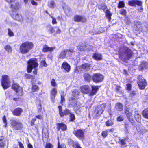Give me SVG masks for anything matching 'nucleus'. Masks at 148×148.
I'll use <instances>...</instances> for the list:
<instances>
[{"mask_svg": "<svg viewBox=\"0 0 148 148\" xmlns=\"http://www.w3.org/2000/svg\"><path fill=\"white\" fill-rule=\"evenodd\" d=\"M74 20L76 22H85L86 19L84 16H82L80 15H76L74 17Z\"/></svg>", "mask_w": 148, "mask_h": 148, "instance_id": "14", "label": "nucleus"}, {"mask_svg": "<svg viewBox=\"0 0 148 148\" xmlns=\"http://www.w3.org/2000/svg\"><path fill=\"white\" fill-rule=\"evenodd\" d=\"M31 3L33 5H37V3L34 0H32L31 1Z\"/></svg>", "mask_w": 148, "mask_h": 148, "instance_id": "61", "label": "nucleus"}, {"mask_svg": "<svg viewBox=\"0 0 148 148\" xmlns=\"http://www.w3.org/2000/svg\"><path fill=\"white\" fill-rule=\"evenodd\" d=\"M108 133V131H104L102 132L101 134L103 137H106L107 136Z\"/></svg>", "mask_w": 148, "mask_h": 148, "instance_id": "47", "label": "nucleus"}, {"mask_svg": "<svg viewBox=\"0 0 148 148\" xmlns=\"http://www.w3.org/2000/svg\"><path fill=\"white\" fill-rule=\"evenodd\" d=\"M93 58L96 60H102V55L101 54L95 53H94L93 55Z\"/></svg>", "mask_w": 148, "mask_h": 148, "instance_id": "23", "label": "nucleus"}, {"mask_svg": "<svg viewBox=\"0 0 148 148\" xmlns=\"http://www.w3.org/2000/svg\"><path fill=\"white\" fill-rule=\"evenodd\" d=\"M119 57L123 61L129 60L132 56L133 53L129 49L125 47L123 52H120Z\"/></svg>", "mask_w": 148, "mask_h": 148, "instance_id": "2", "label": "nucleus"}, {"mask_svg": "<svg viewBox=\"0 0 148 148\" xmlns=\"http://www.w3.org/2000/svg\"><path fill=\"white\" fill-rule=\"evenodd\" d=\"M85 49V46H80L79 47V48H78V49L81 51H83Z\"/></svg>", "mask_w": 148, "mask_h": 148, "instance_id": "60", "label": "nucleus"}, {"mask_svg": "<svg viewBox=\"0 0 148 148\" xmlns=\"http://www.w3.org/2000/svg\"><path fill=\"white\" fill-rule=\"evenodd\" d=\"M28 65L27 71L28 73H30L33 68H36L38 66L37 60L36 59H31L28 62Z\"/></svg>", "mask_w": 148, "mask_h": 148, "instance_id": "3", "label": "nucleus"}, {"mask_svg": "<svg viewBox=\"0 0 148 148\" xmlns=\"http://www.w3.org/2000/svg\"><path fill=\"white\" fill-rule=\"evenodd\" d=\"M142 115L144 117L148 119V108L145 109L143 111Z\"/></svg>", "mask_w": 148, "mask_h": 148, "instance_id": "26", "label": "nucleus"}, {"mask_svg": "<svg viewBox=\"0 0 148 148\" xmlns=\"http://www.w3.org/2000/svg\"><path fill=\"white\" fill-rule=\"evenodd\" d=\"M1 84L4 89L7 88L10 86V81L8 76L4 75L2 76V80L1 82Z\"/></svg>", "mask_w": 148, "mask_h": 148, "instance_id": "5", "label": "nucleus"}, {"mask_svg": "<svg viewBox=\"0 0 148 148\" xmlns=\"http://www.w3.org/2000/svg\"><path fill=\"white\" fill-rule=\"evenodd\" d=\"M34 71L33 73L34 74L36 75L37 73V69H36V68H34Z\"/></svg>", "mask_w": 148, "mask_h": 148, "instance_id": "64", "label": "nucleus"}, {"mask_svg": "<svg viewBox=\"0 0 148 148\" xmlns=\"http://www.w3.org/2000/svg\"><path fill=\"white\" fill-rule=\"evenodd\" d=\"M51 85L54 87L56 86H57L55 80L54 79H52L51 81Z\"/></svg>", "mask_w": 148, "mask_h": 148, "instance_id": "45", "label": "nucleus"}, {"mask_svg": "<svg viewBox=\"0 0 148 148\" xmlns=\"http://www.w3.org/2000/svg\"><path fill=\"white\" fill-rule=\"evenodd\" d=\"M5 49L8 52H11L12 51L11 47L8 45H6L5 47Z\"/></svg>", "mask_w": 148, "mask_h": 148, "instance_id": "38", "label": "nucleus"}, {"mask_svg": "<svg viewBox=\"0 0 148 148\" xmlns=\"http://www.w3.org/2000/svg\"><path fill=\"white\" fill-rule=\"evenodd\" d=\"M11 16L12 18L14 19L20 21H23V18L21 15L19 14L18 13L15 12L13 11V13Z\"/></svg>", "mask_w": 148, "mask_h": 148, "instance_id": "13", "label": "nucleus"}, {"mask_svg": "<svg viewBox=\"0 0 148 148\" xmlns=\"http://www.w3.org/2000/svg\"><path fill=\"white\" fill-rule=\"evenodd\" d=\"M134 116L136 121L140 123L141 122V117L139 113H136Z\"/></svg>", "mask_w": 148, "mask_h": 148, "instance_id": "30", "label": "nucleus"}, {"mask_svg": "<svg viewBox=\"0 0 148 148\" xmlns=\"http://www.w3.org/2000/svg\"><path fill=\"white\" fill-rule=\"evenodd\" d=\"M19 148H24L23 144L21 142H18Z\"/></svg>", "mask_w": 148, "mask_h": 148, "instance_id": "62", "label": "nucleus"}, {"mask_svg": "<svg viewBox=\"0 0 148 148\" xmlns=\"http://www.w3.org/2000/svg\"><path fill=\"white\" fill-rule=\"evenodd\" d=\"M139 81L138 82V84L140 89H144L145 86L147 85V83L146 80L141 77H138Z\"/></svg>", "mask_w": 148, "mask_h": 148, "instance_id": "11", "label": "nucleus"}, {"mask_svg": "<svg viewBox=\"0 0 148 148\" xmlns=\"http://www.w3.org/2000/svg\"><path fill=\"white\" fill-rule=\"evenodd\" d=\"M12 88L15 91L17 95L21 96L23 95L21 88L18 85L14 84L12 86Z\"/></svg>", "mask_w": 148, "mask_h": 148, "instance_id": "10", "label": "nucleus"}, {"mask_svg": "<svg viewBox=\"0 0 148 148\" xmlns=\"http://www.w3.org/2000/svg\"><path fill=\"white\" fill-rule=\"evenodd\" d=\"M105 108V104H102L98 106L96 108L94 112V114L95 116L97 117L100 115L104 110Z\"/></svg>", "mask_w": 148, "mask_h": 148, "instance_id": "4", "label": "nucleus"}, {"mask_svg": "<svg viewBox=\"0 0 148 148\" xmlns=\"http://www.w3.org/2000/svg\"><path fill=\"white\" fill-rule=\"evenodd\" d=\"M127 89L128 90H130L131 88V85L130 84H126Z\"/></svg>", "mask_w": 148, "mask_h": 148, "instance_id": "55", "label": "nucleus"}, {"mask_svg": "<svg viewBox=\"0 0 148 148\" xmlns=\"http://www.w3.org/2000/svg\"><path fill=\"white\" fill-rule=\"evenodd\" d=\"M23 111L20 108H17L15 109L14 111L13 114L15 116H19L20 115Z\"/></svg>", "mask_w": 148, "mask_h": 148, "instance_id": "20", "label": "nucleus"}, {"mask_svg": "<svg viewBox=\"0 0 148 148\" xmlns=\"http://www.w3.org/2000/svg\"><path fill=\"white\" fill-rule=\"evenodd\" d=\"M70 114V117L71 120L73 121L75 119V115L73 114H72L71 113Z\"/></svg>", "mask_w": 148, "mask_h": 148, "instance_id": "53", "label": "nucleus"}, {"mask_svg": "<svg viewBox=\"0 0 148 148\" xmlns=\"http://www.w3.org/2000/svg\"><path fill=\"white\" fill-rule=\"evenodd\" d=\"M124 6L125 4L123 1H121L119 2L118 5V8H119L124 7Z\"/></svg>", "mask_w": 148, "mask_h": 148, "instance_id": "39", "label": "nucleus"}, {"mask_svg": "<svg viewBox=\"0 0 148 148\" xmlns=\"http://www.w3.org/2000/svg\"><path fill=\"white\" fill-rule=\"evenodd\" d=\"M57 91L56 88H54L52 89L51 91V99L53 101L55 99L57 93Z\"/></svg>", "mask_w": 148, "mask_h": 148, "instance_id": "21", "label": "nucleus"}, {"mask_svg": "<svg viewBox=\"0 0 148 148\" xmlns=\"http://www.w3.org/2000/svg\"><path fill=\"white\" fill-rule=\"evenodd\" d=\"M92 78L94 82L96 83H99L103 80V77L101 74L95 73L93 74Z\"/></svg>", "mask_w": 148, "mask_h": 148, "instance_id": "9", "label": "nucleus"}, {"mask_svg": "<svg viewBox=\"0 0 148 148\" xmlns=\"http://www.w3.org/2000/svg\"><path fill=\"white\" fill-rule=\"evenodd\" d=\"M106 17L108 18L109 21H110L111 19V17L112 14L110 13L109 10H107L106 12Z\"/></svg>", "mask_w": 148, "mask_h": 148, "instance_id": "29", "label": "nucleus"}, {"mask_svg": "<svg viewBox=\"0 0 148 148\" xmlns=\"http://www.w3.org/2000/svg\"><path fill=\"white\" fill-rule=\"evenodd\" d=\"M37 108L38 110V112H40L42 109V107L40 104H39L38 105Z\"/></svg>", "mask_w": 148, "mask_h": 148, "instance_id": "57", "label": "nucleus"}, {"mask_svg": "<svg viewBox=\"0 0 148 148\" xmlns=\"http://www.w3.org/2000/svg\"><path fill=\"white\" fill-rule=\"evenodd\" d=\"M48 5L51 8H53L55 6V3L54 1H51L48 3Z\"/></svg>", "mask_w": 148, "mask_h": 148, "instance_id": "34", "label": "nucleus"}, {"mask_svg": "<svg viewBox=\"0 0 148 148\" xmlns=\"http://www.w3.org/2000/svg\"><path fill=\"white\" fill-rule=\"evenodd\" d=\"M62 67L66 71L69 72L70 69V66L66 62H63L62 64Z\"/></svg>", "mask_w": 148, "mask_h": 148, "instance_id": "18", "label": "nucleus"}, {"mask_svg": "<svg viewBox=\"0 0 148 148\" xmlns=\"http://www.w3.org/2000/svg\"><path fill=\"white\" fill-rule=\"evenodd\" d=\"M61 102H63V101H64L65 100V99L64 98V96H63L62 95H61Z\"/></svg>", "mask_w": 148, "mask_h": 148, "instance_id": "63", "label": "nucleus"}, {"mask_svg": "<svg viewBox=\"0 0 148 148\" xmlns=\"http://www.w3.org/2000/svg\"><path fill=\"white\" fill-rule=\"evenodd\" d=\"M35 117L39 119H42L43 118V116L40 114L36 115Z\"/></svg>", "mask_w": 148, "mask_h": 148, "instance_id": "54", "label": "nucleus"}, {"mask_svg": "<svg viewBox=\"0 0 148 148\" xmlns=\"http://www.w3.org/2000/svg\"><path fill=\"white\" fill-rule=\"evenodd\" d=\"M120 13L123 15H125L126 14V11L124 9H121L120 11Z\"/></svg>", "mask_w": 148, "mask_h": 148, "instance_id": "44", "label": "nucleus"}, {"mask_svg": "<svg viewBox=\"0 0 148 148\" xmlns=\"http://www.w3.org/2000/svg\"><path fill=\"white\" fill-rule=\"evenodd\" d=\"M3 137L0 136V147L1 148H3L4 146V144L3 142Z\"/></svg>", "mask_w": 148, "mask_h": 148, "instance_id": "35", "label": "nucleus"}, {"mask_svg": "<svg viewBox=\"0 0 148 148\" xmlns=\"http://www.w3.org/2000/svg\"><path fill=\"white\" fill-rule=\"evenodd\" d=\"M147 65H148L147 63L145 62V63H144V64L143 63H142L141 65V66L143 68H146L147 67Z\"/></svg>", "mask_w": 148, "mask_h": 148, "instance_id": "51", "label": "nucleus"}, {"mask_svg": "<svg viewBox=\"0 0 148 148\" xmlns=\"http://www.w3.org/2000/svg\"><path fill=\"white\" fill-rule=\"evenodd\" d=\"M92 90L90 94V95L91 96L97 93V91L99 88V87L98 86H92Z\"/></svg>", "mask_w": 148, "mask_h": 148, "instance_id": "19", "label": "nucleus"}, {"mask_svg": "<svg viewBox=\"0 0 148 148\" xmlns=\"http://www.w3.org/2000/svg\"><path fill=\"white\" fill-rule=\"evenodd\" d=\"M82 68L83 69L88 70L90 69V65L89 64L85 63L82 65Z\"/></svg>", "mask_w": 148, "mask_h": 148, "instance_id": "28", "label": "nucleus"}, {"mask_svg": "<svg viewBox=\"0 0 148 148\" xmlns=\"http://www.w3.org/2000/svg\"><path fill=\"white\" fill-rule=\"evenodd\" d=\"M32 88L34 92L36 91L39 90V88L38 86L36 85H33Z\"/></svg>", "mask_w": 148, "mask_h": 148, "instance_id": "37", "label": "nucleus"}, {"mask_svg": "<svg viewBox=\"0 0 148 148\" xmlns=\"http://www.w3.org/2000/svg\"><path fill=\"white\" fill-rule=\"evenodd\" d=\"M58 108L59 110V112L60 116L61 117H63L64 116V112L62 111V106H58Z\"/></svg>", "mask_w": 148, "mask_h": 148, "instance_id": "31", "label": "nucleus"}, {"mask_svg": "<svg viewBox=\"0 0 148 148\" xmlns=\"http://www.w3.org/2000/svg\"><path fill=\"white\" fill-rule=\"evenodd\" d=\"M51 17L52 18V23L53 24H56L57 23L56 18L52 16H51Z\"/></svg>", "mask_w": 148, "mask_h": 148, "instance_id": "56", "label": "nucleus"}, {"mask_svg": "<svg viewBox=\"0 0 148 148\" xmlns=\"http://www.w3.org/2000/svg\"><path fill=\"white\" fill-rule=\"evenodd\" d=\"M47 29L48 30V31L51 34L54 32L55 30H54L53 27L51 25H49L47 26Z\"/></svg>", "mask_w": 148, "mask_h": 148, "instance_id": "32", "label": "nucleus"}, {"mask_svg": "<svg viewBox=\"0 0 148 148\" xmlns=\"http://www.w3.org/2000/svg\"><path fill=\"white\" fill-rule=\"evenodd\" d=\"M113 123V122L111 120H108L106 122V124L107 126H111Z\"/></svg>", "mask_w": 148, "mask_h": 148, "instance_id": "33", "label": "nucleus"}, {"mask_svg": "<svg viewBox=\"0 0 148 148\" xmlns=\"http://www.w3.org/2000/svg\"><path fill=\"white\" fill-rule=\"evenodd\" d=\"M84 77L85 80L88 82L89 81L91 78V77L90 74L88 73H85L84 74Z\"/></svg>", "mask_w": 148, "mask_h": 148, "instance_id": "27", "label": "nucleus"}, {"mask_svg": "<svg viewBox=\"0 0 148 148\" xmlns=\"http://www.w3.org/2000/svg\"><path fill=\"white\" fill-rule=\"evenodd\" d=\"M74 51L72 49L71 50H65L62 51L60 54L59 56V58L64 59L65 58L66 54L68 53V54L71 55V53H73Z\"/></svg>", "mask_w": 148, "mask_h": 148, "instance_id": "12", "label": "nucleus"}, {"mask_svg": "<svg viewBox=\"0 0 148 148\" xmlns=\"http://www.w3.org/2000/svg\"><path fill=\"white\" fill-rule=\"evenodd\" d=\"M115 108L117 110L121 111L123 110V106L121 104L117 103L115 105Z\"/></svg>", "mask_w": 148, "mask_h": 148, "instance_id": "24", "label": "nucleus"}, {"mask_svg": "<svg viewBox=\"0 0 148 148\" xmlns=\"http://www.w3.org/2000/svg\"><path fill=\"white\" fill-rule=\"evenodd\" d=\"M33 44L30 42L23 43L20 46V52L23 54H27L33 48Z\"/></svg>", "mask_w": 148, "mask_h": 148, "instance_id": "1", "label": "nucleus"}, {"mask_svg": "<svg viewBox=\"0 0 148 148\" xmlns=\"http://www.w3.org/2000/svg\"><path fill=\"white\" fill-rule=\"evenodd\" d=\"M124 118L123 116L121 115L117 118L118 121H122L123 120Z\"/></svg>", "mask_w": 148, "mask_h": 148, "instance_id": "50", "label": "nucleus"}, {"mask_svg": "<svg viewBox=\"0 0 148 148\" xmlns=\"http://www.w3.org/2000/svg\"><path fill=\"white\" fill-rule=\"evenodd\" d=\"M8 34L9 36H14V34L13 32L9 28L8 29Z\"/></svg>", "mask_w": 148, "mask_h": 148, "instance_id": "40", "label": "nucleus"}, {"mask_svg": "<svg viewBox=\"0 0 148 148\" xmlns=\"http://www.w3.org/2000/svg\"><path fill=\"white\" fill-rule=\"evenodd\" d=\"M74 145L75 148H82L78 143H75Z\"/></svg>", "mask_w": 148, "mask_h": 148, "instance_id": "58", "label": "nucleus"}, {"mask_svg": "<svg viewBox=\"0 0 148 148\" xmlns=\"http://www.w3.org/2000/svg\"><path fill=\"white\" fill-rule=\"evenodd\" d=\"M128 4L130 6H136L135 1H134V0L130 1L128 2Z\"/></svg>", "mask_w": 148, "mask_h": 148, "instance_id": "41", "label": "nucleus"}, {"mask_svg": "<svg viewBox=\"0 0 148 148\" xmlns=\"http://www.w3.org/2000/svg\"><path fill=\"white\" fill-rule=\"evenodd\" d=\"M58 130L59 131L60 129H61L63 131H65L66 130V125L63 123H58L57 124Z\"/></svg>", "mask_w": 148, "mask_h": 148, "instance_id": "16", "label": "nucleus"}, {"mask_svg": "<svg viewBox=\"0 0 148 148\" xmlns=\"http://www.w3.org/2000/svg\"><path fill=\"white\" fill-rule=\"evenodd\" d=\"M53 146L50 143H47L45 148H53Z\"/></svg>", "mask_w": 148, "mask_h": 148, "instance_id": "43", "label": "nucleus"}, {"mask_svg": "<svg viewBox=\"0 0 148 148\" xmlns=\"http://www.w3.org/2000/svg\"><path fill=\"white\" fill-rule=\"evenodd\" d=\"M126 139L124 138L122 139H120V143L122 145H125L126 144Z\"/></svg>", "mask_w": 148, "mask_h": 148, "instance_id": "36", "label": "nucleus"}, {"mask_svg": "<svg viewBox=\"0 0 148 148\" xmlns=\"http://www.w3.org/2000/svg\"><path fill=\"white\" fill-rule=\"evenodd\" d=\"M3 120L5 124L4 126L6 127L7 126V123L6 116L5 115L3 116Z\"/></svg>", "mask_w": 148, "mask_h": 148, "instance_id": "46", "label": "nucleus"}, {"mask_svg": "<svg viewBox=\"0 0 148 148\" xmlns=\"http://www.w3.org/2000/svg\"><path fill=\"white\" fill-rule=\"evenodd\" d=\"M81 91L84 93H87L90 91L89 86L88 85H85L80 87Z\"/></svg>", "mask_w": 148, "mask_h": 148, "instance_id": "17", "label": "nucleus"}, {"mask_svg": "<svg viewBox=\"0 0 148 148\" xmlns=\"http://www.w3.org/2000/svg\"><path fill=\"white\" fill-rule=\"evenodd\" d=\"M124 112L129 121H132L133 119L131 117L132 114V111L129 108H127L125 109Z\"/></svg>", "mask_w": 148, "mask_h": 148, "instance_id": "15", "label": "nucleus"}, {"mask_svg": "<svg viewBox=\"0 0 148 148\" xmlns=\"http://www.w3.org/2000/svg\"><path fill=\"white\" fill-rule=\"evenodd\" d=\"M11 125L14 129L16 130H20L23 127L22 123L18 120H13L11 123Z\"/></svg>", "mask_w": 148, "mask_h": 148, "instance_id": "6", "label": "nucleus"}, {"mask_svg": "<svg viewBox=\"0 0 148 148\" xmlns=\"http://www.w3.org/2000/svg\"><path fill=\"white\" fill-rule=\"evenodd\" d=\"M36 120V119L35 117L32 118V119L31 123V126L34 125V123L35 122V121Z\"/></svg>", "mask_w": 148, "mask_h": 148, "instance_id": "48", "label": "nucleus"}, {"mask_svg": "<svg viewBox=\"0 0 148 148\" xmlns=\"http://www.w3.org/2000/svg\"><path fill=\"white\" fill-rule=\"evenodd\" d=\"M64 115H67L70 114L71 113L69 110L68 109H66L64 110Z\"/></svg>", "mask_w": 148, "mask_h": 148, "instance_id": "42", "label": "nucleus"}, {"mask_svg": "<svg viewBox=\"0 0 148 148\" xmlns=\"http://www.w3.org/2000/svg\"><path fill=\"white\" fill-rule=\"evenodd\" d=\"M55 29H57V30L56 31V33H59L61 32L60 30L57 27H55Z\"/></svg>", "mask_w": 148, "mask_h": 148, "instance_id": "59", "label": "nucleus"}, {"mask_svg": "<svg viewBox=\"0 0 148 148\" xmlns=\"http://www.w3.org/2000/svg\"><path fill=\"white\" fill-rule=\"evenodd\" d=\"M25 78L26 79H30L32 77V75L29 74H25Z\"/></svg>", "mask_w": 148, "mask_h": 148, "instance_id": "49", "label": "nucleus"}, {"mask_svg": "<svg viewBox=\"0 0 148 148\" xmlns=\"http://www.w3.org/2000/svg\"><path fill=\"white\" fill-rule=\"evenodd\" d=\"M69 105L74 107L75 109H77L79 108L80 103L78 102L77 100L73 97H71L69 99Z\"/></svg>", "mask_w": 148, "mask_h": 148, "instance_id": "8", "label": "nucleus"}, {"mask_svg": "<svg viewBox=\"0 0 148 148\" xmlns=\"http://www.w3.org/2000/svg\"><path fill=\"white\" fill-rule=\"evenodd\" d=\"M84 131L81 129L75 130L73 131V133L78 138L82 139L84 137Z\"/></svg>", "mask_w": 148, "mask_h": 148, "instance_id": "7", "label": "nucleus"}, {"mask_svg": "<svg viewBox=\"0 0 148 148\" xmlns=\"http://www.w3.org/2000/svg\"><path fill=\"white\" fill-rule=\"evenodd\" d=\"M54 49L53 47H49L47 45H45L43 46V51L44 52H46L48 51H52Z\"/></svg>", "mask_w": 148, "mask_h": 148, "instance_id": "22", "label": "nucleus"}, {"mask_svg": "<svg viewBox=\"0 0 148 148\" xmlns=\"http://www.w3.org/2000/svg\"><path fill=\"white\" fill-rule=\"evenodd\" d=\"M136 4L138 6H141L142 5V2L140 1H136L135 5Z\"/></svg>", "mask_w": 148, "mask_h": 148, "instance_id": "52", "label": "nucleus"}, {"mask_svg": "<svg viewBox=\"0 0 148 148\" xmlns=\"http://www.w3.org/2000/svg\"><path fill=\"white\" fill-rule=\"evenodd\" d=\"M79 94V92L78 90H75L72 92V96L77 99Z\"/></svg>", "mask_w": 148, "mask_h": 148, "instance_id": "25", "label": "nucleus"}]
</instances>
